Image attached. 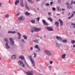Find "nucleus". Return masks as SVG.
<instances>
[{
  "label": "nucleus",
  "mask_w": 75,
  "mask_h": 75,
  "mask_svg": "<svg viewBox=\"0 0 75 75\" xmlns=\"http://www.w3.org/2000/svg\"><path fill=\"white\" fill-rule=\"evenodd\" d=\"M44 53L47 56H51V53L50 51L45 50L44 51Z\"/></svg>",
  "instance_id": "nucleus-1"
},
{
  "label": "nucleus",
  "mask_w": 75,
  "mask_h": 75,
  "mask_svg": "<svg viewBox=\"0 0 75 75\" xmlns=\"http://www.w3.org/2000/svg\"><path fill=\"white\" fill-rule=\"evenodd\" d=\"M32 28L33 30H34V31L35 32H39V31H40L41 30V28H38L36 27H33Z\"/></svg>",
  "instance_id": "nucleus-2"
},
{
  "label": "nucleus",
  "mask_w": 75,
  "mask_h": 75,
  "mask_svg": "<svg viewBox=\"0 0 75 75\" xmlns=\"http://www.w3.org/2000/svg\"><path fill=\"white\" fill-rule=\"evenodd\" d=\"M29 57H30V59L31 63H32L34 67H35V62L33 60V58H32L31 56H29Z\"/></svg>",
  "instance_id": "nucleus-3"
},
{
  "label": "nucleus",
  "mask_w": 75,
  "mask_h": 75,
  "mask_svg": "<svg viewBox=\"0 0 75 75\" xmlns=\"http://www.w3.org/2000/svg\"><path fill=\"white\" fill-rule=\"evenodd\" d=\"M18 63L19 65L21 66L22 67H25V65L23 64V62L21 61H20L18 62Z\"/></svg>",
  "instance_id": "nucleus-4"
},
{
  "label": "nucleus",
  "mask_w": 75,
  "mask_h": 75,
  "mask_svg": "<svg viewBox=\"0 0 75 75\" xmlns=\"http://www.w3.org/2000/svg\"><path fill=\"white\" fill-rule=\"evenodd\" d=\"M9 41L11 45H13L14 44V41L12 39V38H9Z\"/></svg>",
  "instance_id": "nucleus-5"
},
{
  "label": "nucleus",
  "mask_w": 75,
  "mask_h": 75,
  "mask_svg": "<svg viewBox=\"0 0 75 75\" xmlns=\"http://www.w3.org/2000/svg\"><path fill=\"white\" fill-rule=\"evenodd\" d=\"M66 5H67V8H68L71 9V8H72V6H71V5L69 3L67 2L66 3Z\"/></svg>",
  "instance_id": "nucleus-6"
},
{
  "label": "nucleus",
  "mask_w": 75,
  "mask_h": 75,
  "mask_svg": "<svg viewBox=\"0 0 75 75\" xmlns=\"http://www.w3.org/2000/svg\"><path fill=\"white\" fill-rule=\"evenodd\" d=\"M26 74L27 75H33V71H27Z\"/></svg>",
  "instance_id": "nucleus-7"
},
{
  "label": "nucleus",
  "mask_w": 75,
  "mask_h": 75,
  "mask_svg": "<svg viewBox=\"0 0 75 75\" xmlns=\"http://www.w3.org/2000/svg\"><path fill=\"white\" fill-rule=\"evenodd\" d=\"M45 28H47L48 30L50 31H53V28L50 27H46Z\"/></svg>",
  "instance_id": "nucleus-8"
},
{
  "label": "nucleus",
  "mask_w": 75,
  "mask_h": 75,
  "mask_svg": "<svg viewBox=\"0 0 75 75\" xmlns=\"http://www.w3.org/2000/svg\"><path fill=\"white\" fill-rule=\"evenodd\" d=\"M19 59H21L22 60H23V59H24V62H26L25 61V59L24 58V56L23 55L19 57Z\"/></svg>",
  "instance_id": "nucleus-9"
},
{
  "label": "nucleus",
  "mask_w": 75,
  "mask_h": 75,
  "mask_svg": "<svg viewBox=\"0 0 75 75\" xmlns=\"http://www.w3.org/2000/svg\"><path fill=\"white\" fill-rule=\"evenodd\" d=\"M58 21L60 23V25L62 26V25H63V21H62V20H61V19H59L58 20Z\"/></svg>",
  "instance_id": "nucleus-10"
},
{
  "label": "nucleus",
  "mask_w": 75,
  "mask_h": 75,
  "mask_svg": "<svg viewBox=\"0 0 75 75\" xmlns=\"http://www.w3.org/2000/svg\"><path fill=\"white\" fill-rule=\"evenodd\" d=\"M25 18L23 16H20L18 17V19L19 20H24Z\"/></svg>",
  "instance_id": "nucleus-11"
},
{
  "label": "nucleus",
  "mask_w": 75,
  "mask_h": 75,
  "mask_svg": "<svg viewBox=\"0 0 75 75\" xmlns=\"http://www.w3.org/2000/svg\"><path fill=\"white\" fill-rule=\"evenodd\" d=\"M42 22L43 23L44 25H48V23H46V21L45 20L43 19L42 20Z\"/></svg>",
  "instance_id": "nucleus-12"
},
{
  "label": "nucleus",
  "mask_w": 75,
  "mask_h": 75,
  "mask_svg": "<svg viewBox=\"0 0 75 75\" xmlns=\"http://www.w3.org/2000/svg\"><path fill=\"white\" fill-rule=\"evenodd\" d=\"M8 34H15L16 32L15 31H8Z\"/></svg>",
  "instance_id": "nucleus-13"
},
{
  "label": "nucleus",
  "mask_w": 75,
  "mask_h": 75,
  "mask_svg": "<svg viewBox=\"0 0 75 75\" xmlns=\"http://www.w3.org/2000/svg\"><path fill=\"white\" fill-rule=\"evenodd\" d=\"M5 45L7 49H9V48H10V47L8 44V43H6Z\"/></svg>",
  "instance_id": "nucleus-14"
},
{
  "label": "nucleus",
  "mask_w": 75,
  "mask_h": 75,
  "mask_svg": "<svg viewBox=\"0 0 75 75\" xmlns=\"http://www.w3.org/2000/svg\"><path fill=\"white\" fill-rule=\"evenodd\" d=\"M56 38L57 40L59 41H61L62 40V38L60 37L57 36L56 37Z\"/></svg>",
  "instance_id": "nucleus-15"
},
{
  "label": "nucleus",
  "mask_w": 75,
  "mask_h": 75,
  "mask_svg": "<svg viewBox=\"0 0 75 75\" xmlns=\"http://www.w3.org/2000/svg\"><path fill=\"white\" fill-rule=\"evenodd\" d=\"M55 24L56 27H59V23H58V22H56Z\"/></svg>",
  "instance_id": "nucleus-16"
},
{
  "label": "nucleus",
  "mask_w": 75,
  "mask_h": 75,
  "mask_svg": "<svg viewBox=\"0 0 75 75\" xmlns=\"http://www.w3.org/2000/svg\"><path fill=\"white\" fill-rule=\"evenodd\" d=\"M20 2V1L18 0H16L15 1V4L16 6V5H17V4L18 3Z\"/></svg>",
  "instance_id": "nucleus-17"
},
{
  "label": "nucleus",
  "mask_w": 75,
  "mask_h": 75,
  "mask_svg": "<svg viewBox=\"0 0 75 75\" xmlns=\"http://www.w3.org/2000/svg\"><path fill=\"white\" fill-rule=\"evenodd\" d=\"M33 42H35L36 43H38V42H39V40H38L37 39H36L35 40H33Z\"/></svg>",
  "instance_id": "nucleus-18"
},
{
  "label": "nucleus",
  "mask_w": 75,
  "mask_h": 75,
  "mask_svg": "<svg viewBox=\"0 0 75 75\" xmlns=\"http://www.w3.org/2000/svg\"><path fill=\"white\" fill-rule=\"evenodd\" d=\"M16 58V56L15 55H12L11 57V58L12 59H15Z\"/></svg>",
  "instance_id": "nucleus-19"
},
{
  "label": "nucleus",
  "mask_w": 75,
  "mask_h": 75,
  "mask_svg": "<svg viewBox=\"0 0 75 75\" xmlns=\"http://www.w3.org/2000/svg\"><path fill=\"white\" fill-rule=\"evenodd\" d=\"M66 56V54H62V59H64L65 57V56Z\"/></svg>",
  "instance_id": "nucleus-20"
},
{
  "label": "nucleus",
  "mask_w": 75,
  "mask_h": 75,
  "mask_svg": "<svg viewBox=\"0 0 75 75\" xmlns=\"http://www.w3.org/2000/svg\"><path fill=\"white\" fill-rule=\"evenodd\" d=\"M30 22L32 23V24H35V21L34 20H32L30 21Z\"/></svg>",
  "instance_id": "nucleus-21"
},
{
  "label": "nucleus",
  "mask_w": 75,
  "mask_h": 75,
  "mask_svg": "<svg viewBox=\"0 0 75 75\" xmlns=\"http://www.w3.org/2000/svg\"><path fill=\"white\" fill-rule=\"evenodd\" d=\"M18 39H20L21 38V34L20 33H18Z\"/></svg>",
  "instance_id": "nucleus-22"
},
{
  "label": "nucleus",
  "mask_w": 75,
  "mask_h": 75,
  "mask_svg": "<svg viewBox=\"0 0 75 75\" xmlns=\"http://www.w3.org/2000/svg\"><path fill=\"white\" fill-rule=\"evenodd\" d=\"M48 20H49L51 22H52V19L49 17L48 18Z\"/></svg>",
  "instance_id": "nucleus-23"
},
{
  "label": "nucleus",
  "mask_w": 75,
  "mask_h": 75,
  "mask_svg": "<svg viewBox=\"0 0 75 75\" xmlns=\"http://www.w3.org/2000/svg\"><path fill=\"white\" fill-rule=\"evenodd\" d=\"M27 1L29 3L33 4V2L32 1V0H27Z\"/></svg>",
  "instance_id": "nucleus-24"
},
{
  "label": "nucleus",
  "mask_w": 75,
  "mask_h": 75,
  "mask_svg": "<svg viewBox=\"0 0 75 75\" xmlns=\"http://www.w3.org/2000/svg\"><path fill=\"white\" fill-rule=\"evenodd\" d=\"M25 7L26 8L27 10H28V11H29V10H30V9L29 8H28V7L27 6V4H26L25 5Z\"/></svg>",
  "instance_id": "nucleus-25"
},
{
  "label": "nucleus",
  "mask_w": 75,
  "mask_h": 75,
  "mask_svg": "<svg viewBox=\"0 0 75 75\" xmlns=\"http://www.w3.org/2000/svg\"><path fill=\"white\" fill-rule=\"evenodd\" d=\"M25 14L26 15V16H29V15L30 14V13L26 11Z\"/></svg>",
  "instance_id": "nucleus-26"
},
{
  "label": "nucleus",
  "mask_w": 75,
  "mask_h": 75,
  "mask_svg": "<svg viewBox=\"0 0 75 75\" xmlns=\"http://www.w3.org/2000/svg\"><path fill=\"white\" fill-rule=\"evenodd\" d=\"M23 37L24 38V39H25V40H27V36L25 35H24L23 36Z\"/></svg>",
  "instance_id": "nucleus-27"
},
{
  "label": "nucleus",
  "mask_w": 75,
  "mask_h": 75,
  "mask_svg": "<svg viewBox=\"0 0 75 75\" xmlns=\"http://www.w3.org/2000/svg\"><path fill=\"white\" fill-rule=\"evenodd\" d=\"M60 45V44L58 43H57L56 44V46L57 47H59V46Z\"/></svg>",
  "instance_id": "nucleus-28"
},
{
  "label": "nucleus",
  "mask_w": 75,
  "mask_h": 75,
  "mask_svg": "<svg viewBox=\"0 0 75 75\" xmlns=\"http://www.w3.org/2000/svg\"><path fill=\"white\" fill-rule=\"evenodd\" d=\"M75 43V41L74 40H71V44H74Z\"/></svg>",
  "instance_id": "nucleus-29"
},
{
  "label": "nucleus",
  "mask_w": 75,
  "mask_h": 75,
  "mask_svg": "<svg viewBox=\"0 0 75 75\" xmlns=\"http://www.w3.org/2000/svg\"><path fill=\"white\" fill-rule=\"evenodd\" d=\"M4 40L5 41H6V43H8V42H7V39L6 38H5L4 39Z\"/></svg>",
  "instance_id": "nucleus-30"
},
{
  "label": "nucleus",
  "mask_w": 75,
  "mask_h": 75,
  "mask_svg": "<svg viewBox=\"0 0 75 75\" xmlns=\"http://www.w3.org/2000/svg\"><path fill=\"white\" fill-rule=\"evenodd\" d=\"M23 2H20V4L21 6V7H24V5L23 4Z\"/></svg>",
  "instance_id": "nucleus-31"
},
{
  "label": "nucleus",
  "mask_w": 75,
  "mask_h": 75,
  "mask_svg": "<svg viewBox=\"0 0 75 75\" xmlns=\"http://www.w3.org/2000/svg\"><path fill=\"white\" fill-rule=\"evenodd\" d=\"M5 17L6 18H8L9 17V16L8 14H6L5 15Z\"/></svg>",
  "instance_id": "nucleus-32"
},
{
  "label": "nucleus",
  "mask_w": 75,
  "mask_h": 75,
  "mask_svg": "<svg viewBox=\"0 0 75 75\" xmlns=\"http://www.w3.org/2000/svg\"><path fill=\"white\" fill-rule=\"evenodd\" d=\"M21 41L23 42V43H25V40L23 39H22Z\"/></svg>",
  "instance_id": "nucleus-33"
},
{
  "label": "nucleus",
  "mask_w": 75,
  "mask_h": 75,
  "mask_svg": "<svg viewBox=\"0 0 75 75\" xmlns=\"http://www.w3.org/2000/svg\"><path fill=\"white\" fill-rule=\"evenodd\" d=\"M36 19L38 21H40V17H38L36 18Z\"/></svg>",
  "instance_id": "nucleus-34"
},
{
  "label": "nucleus",
  "mask_w": 75,
  "mask_h": 75,
  "mask_svg": "<svg viewBox=\"0 0 75 75\" xmlns=\"http://www.w3.org/2000/svg\"><path fill=\"white\" fill-rule=\"evenodd\" d=\"M67 40H62V41L63 42H64V43H65L66 42H67Z\"/></svg>",
  "instance_id": "nucleus-35"
},
{
  "label": "nucleus",
  "mask_w": 75,
  "mask_h": 75,
  "mask_svg": "<svg viewBox=\"0 0 75 75\" xmlns=\"http://www.w3.org/2000/svg\"><path fill=\"white\" fill-rule=\"evenodd\" d=\"M73 14H71V16L70 17H69L68 18V19H70V18H72V17H73Z\"/></svg>",
  "instance_id": "nucleus-36"
},
{
  "label": "nucleus",
  "mask_w": 75,
  "mask_h": 75,
  "mask_svg": "<svg viewBox=\"0 0 75 75\" xmlns=\"http://www.w3.org/2000/svg\"><path fill=\"white\" fill-rule=\"evenodd\" d=\"M30 31L31 33H34V29H32V28H31V30H30Z\"/></svg>",
  "instance_id": "nucleus-37"
},
{
  "label": "nucleus",
  "mask_w": 75,
  "mask_h": 75,
  "mask_svg": "<svg viewBox=\"0 0 75 75\" xmlns=\"http://www.w3.org/2000/svg\"><path fill=\"white\" fill-rule=\"evenodd\" d=\"M35 48H38V46L37 45H36L35 46Z\"/></svg>",
  "instance_id": "nucleus-38"
},
{
  "label": "nucleus",
  "mask_w": 75,
  "mask_h": 75,
  "mask_svg": "<svg viewBox=\"0 0 75 75\" xmlns=\"http://www.w3.org/2000/svg\"><path fill=\"white\" fill-rule=\"evenodd\" d=\"M52 67L51 66H48V69H51Z\"/></svg>",
  "instance_id": "nucleus-39"
},
{
  "label": "nucleus",
  "mask_w": 75,
  "mask_h": 75,
  "mask_svg": "<svg viewBox=\"0 0 75 75\" xmlns=\"http://www.w3.org/2000/svg\"><path fill=\"white\" fill-rule=\"evenodd\" d=\"M52 10H53V11H55V8L54 7H53L52 8Z\"/></svg>",
  "instance_id": "nucleus-40"
},
{
  "label": "nucleus",
  "mask_w": 75,
  "mask_h": 75,
  "mask_svg": "<svg viewBox=\"0 0 75 75\" xmlns=\"http://www.w3.org/2000/svg\"><path fill=\"white\" fill-rule=\"evenodd\" d=\"M57 11H58V12H59V7L57 6Z\"/></svg>",
  "instance_id": "nucleus-41"
},
{
  "label": "nucleus",
  "mask_w": 75,
  "mask_h": 75,
  "mask_svg": "<svg viewBox=\"0 0 75 75\" xmlns=\"http://www.w3.org/2000/svg\"><path fill=\"white\" fill-rule=\"evenodd\" d=\"M34 55V58H35L36 57V56H37V54L35 53L33 54Z\"/></svg>",
  "instance_id": "nucleus-42"
},
{
  "label": "nucleus",
  "mask_w": 75,
  "mask_h": 75,
  "mask_svg": "<svg viewBox=\"0 0 75 75\" xmlns=\"http://www.w3.org/2000/svg\"><path fill=\"white\" fill-rule=\"evenodd\" d=\"M47 14H48L49 15H50L51 14V12H48V13H47Z\"/></svg>",
  "instance_id": "nucleus-43"
},
{
  "label": "nucleus",
  "mask_w": 75,
  "mask_h": 75,
  "mask_svg": "<svg viewBox=\"0 0 75 75\" xmlns=\"http://www.w3.org/2000/svg\"><path fill=\"white\" fill-rule=\"evenodd\" d=\"M58 1L59 3H61V0H58Z\"/></svg>",
  "instance_id": "nucleus-44"
},
{
  "label": "nucleus",
  "mask_w": 75,
  "mask_h": 75,
  "mask_svg": "<svg viewBox=\"0 0 75 75\" xmlns=\"http://www.w3.org/2000/svg\"><path fill=\"white\" fill-rule=\"evenodd\" d=\"M71 25H75V23H72L71 24Z\"/></svg>",
  "instance_id": "nucleus-45"
},
{
  "label": "nucleus",
  "mask_w": 75,
  "mask_h": 75,
  "mask_svg": "<svg viewBox=\"0 0 75 75\" xmlns=\"http://www.w3.org/2000/svg\"><path fill=\"white\" fill-rule=\"evenodd\" d=\"M49 5H50V4L48 3L46 4V5L47 6H49Z\"/></svg>",
  "instance_id": "nucleus-46"
},
{
  "label": "nucleus",
  "mask_w": 75,
  "mask_h": 75,
  "mask_svg": "<svg viewBox=\"0 0 75 75\" xmlns=\"http://www.w3.org/2000/svg\"><path fill=\"white\" fill-rule=\"evenodd\" d=\"M52 62H53L52 61H50V64H52Z\"/></svg>",
  "instance_id": "nucleus-47"
},
{
  "label": "nucleus",
  "mask_w": 75,
  "mask_h": 75,
  "mask_svg": "<svg viewBox=\"0 0 75 75\" xmlns=\"http://www.w3.org/2000/svg\"><path fill=\"white\" fill-rule=\"evenodd\" d=\"M33 47H30V50H31V51H33Z\"/></svg>",
  "instance_id": "nucleus-48"
},
{
  "label": "nucleus",
  "mask_w": 75,
  "mask_h": 75,
  "mask_svg": "<svg viewBox=\"0 0 75 75\" xmlns=\"http://www.w3.org/2000/svg\"><path fill=\"white\" fill-rule=\"evenodd\" d=\"M53 4V2L51 1V2H50V5H51V4Z\"/></svg>",
  "instance_id": "nucleus-49"
},
{
  "label": "nucleus",
  "mask_w": 75,
  "mask_h": 75,
  "mask_svg": "<svg viewBox=\"0 0 75 75\" xmlns=\"http://www.w3.org/2000/svg\"><path fill=\"white\" fill-rule=\"evenodd\" d=\"M16 15L17 16H19V15H20V13H17L16 14Z\"/></svg>",
  "instance_id": "nucleus-50"
},
{
  "label": "nucleus",
  "mask_w": 75,
  "mask_h": 75,
  "mask_svg": "<svg viewBox=\"0 0 75 75\" xmlns=\"http://www.w3.org/2000/svg\"><path fill=\"white\" fill-rule=\"evenodd\" d=\"M23 2V0H20V3Z\"/></svg>",
  "instance_id": "nucleus-51"
},
{
  "label": "nucleus",
  "mask_w": 75,
  "mask_h": 75,
  "mask_svg": "<svg viewBox=\"0 0 75 75\" xmlns=\"http://www.w3.org/2000/svg\"><path fill=\"white\" fill-rule=\"evenodd\" d=\"M38 50L39 51H40V47H38Z\"/></svg>",
  "instance_id": "nucleus-52"
},
{
  "label": "nucleus",
  "mask_w": 75,
  "mask_h": 75,
  "mask_svg": "<svg viewBox=\"0 0 75 75\" xmlns=\"http://www.w3.org/2000/svg\"><path fill=\"white\" fill-rule=\"evenodd\" d=\"M71 5H72V4L73 3V0H72L71 1Z\"/></svg>",
  "instance_id": "nucleus-53"
},
{
  "label": "nucleus",
  "mask_w": 75,
  "mask_h": 75,
  "mask_svg": "<svg viewBox=\"0 0 75 75\" xmlns=\"http://www.w3.org/2000/svg\"><path fill=\"white\" fill-rule=\"evenodd\" d=\"M73 48H75V45H74L73 46Z\"/></svg>",
  "instance_id": "nucleus-54"
},
{
  "label": "nucleus",
  "mask_w": 75,
  "mask_h": 75,
  "mask_svg": "<svg viewBox=\"0 0 75 75\" xmlns=\"http://www.w3.org/2000/svg\"><path fill=\"white\" fill-rule=\"evenodd\" d=\"M75 11H74V12L73 14H73V16H74V14H75Z\"/></svg>",
  "instance_id": "nucleus-55"
},
{
  "label": "nucleus",
  "mask_w": 75,
  "mask_h": 75,
  "mask_svg": "<svg viewBox=\"0 0 75 75\" xmlns=\"http://www.w3.org/2000/svg\"><path fill=\"white\" fill-rule=\"evenodd\" d=\"M62 14H64V11L62 12Z\"/></svg>",
  "instance_id": "nucleus-56"
},
{
  "label": "nucleus",
  "mask_w": 75,
  "mask_h": 75,
  "mask_svg": "<svg viewBox=\"0 0 75 75\" xmlns=\"http://www.w3.org/2000/svg\"><path fill=\"white\" fill-rule=\"evenodd\" d=\"M65 9H63V8H62V10H63V11H64V10H65Z\"/></svg>",
  "instance_id": "nucleus-57"
},
{
  "label": "nucleus",
  "mask_w": 75,
  "mask_h": 75,
  "mask_svg": "<svg viewBox=\"0 0 75 75\" xmlns=\"http://www.w3.org/2000/svg\"><path fill=\"white\" fill-rule=\"evenodd\" d=\"M2 4H1V3L0 2V6H1V5Z\"/></svg>",
  "instance_id": "nucleus-58"
},
{
  "label": "nucleus",
  "mask_w": 75,
  "mask_h": 75,
  "mask_svg": "<svg viewBox=\"0 0 75 75\" xmlns=\"http://www.w3.org/2000/svg\"><path fill=\"white\" fill-rule=\"evenodd\" d=\"M70 13H69L68 14V16H69V15H70Z\"/></svg>",
  "instance_id": "nucleus-59"
},
{
  "label": "nucleus",
  "mask_w": 75,
  "mask_h": 75,
  "mask_svg": "<svg viewBox=\"0 0 75 75\" xmlns=\"http://www.w3.org/2000/svg\"><path fill=\"white\" fill-rule=\"evenodd\" d=\"M73 28H75V25H74L73 26Z\"/></svg>",
  "instance_id": "nucleus-60"
},
{
  "label": "nucleus",
  "mask_w": 75,
  "mask_h": 75,
  "mask_svg": "<svg viewBox=\"0 0 75 75\" xmlns=\"http://www.w3.org/2000/svg\"><path fill=\"white\" fill-rule=\"evenodd\" d=\"M74 4H75V1L73 2Z\"/></svg>",
  "instance_id": "nucleus-61"
},
{
  "label": "nucleus",
  "mask_w": 75,
  "mask_h": 75,
  "mask_svg": "<svg viewBox=\"0 0 75 75\" xmlns=\"http://www.w3.org/2000/svg\"><path fill=\"white\" fill-rule=\"evenodd\" d=\"M38 10H39V8H38Z\"/></svg>",
  "instance_id": "nucleus-62"
},
{
  "label": "nucleus",
  "mask_w": 75,
  "mask_h": 75,
  "mask_svg": "<svg viewBox=\"0 0 75 75\" xmlns=\"http://www.w3.org/2000/svg\"><path fill=\"white\" fill-rule=\"evenodd\" d=\"M64 74H66V73L64 72Z\"/></svg>",
  "instance_id": "nucleus-63"
},
{
  "label": "nucleus",
  "mask_w": 75,
  "mask_h": 75,
  "mask_svg": "<svg viewBox=\"0 0 75 75\" xmlns=\"http://www.w3.org/2000/svg\"><path fill=\"white\" fill-rule=\"evenodd\" d=\"M8 2L9 3H10V0H9Z\"/></svg>",
  "instance_id": "nucleus-64"
}]
</instances>
